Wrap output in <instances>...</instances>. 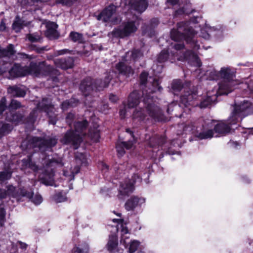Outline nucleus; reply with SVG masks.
<instances>
[{
	"mask_svg": "<svg viewBox=\"0 0 253 253\" xmlns=\"http://www.w3.org/2000/svg\"><path fill=\"white\" fill-rule=\"evenodd\" d=\"M32 201L35 205H39L42 202V199L40 195H36L33 197Z\"/></svg>",
	"mask_w": 253,
	"mask_h": 253,
	"instance_id": "nucleus-36",
	"label": "nucleus"
},
{
	"mask_svg": "<svg viewBox=\"0 0 253 253\" xmlns=\"http://www.w3.org/2000/svg\"><path fill=\"white\" fill-rule=\"evenodd\" d=\"M53 173L52 171L48 172L46 170L44 173V176H40L42 182L46 185H53Z\"/></svg>",
	"mask_w": 253,
	"mask_h": 253,
	"instance_id": "nucleus-20",
	"label": "nucleus"
},
{
	"mask_svg": "<svg viewBox=\"0 0 253 253\" xmlns=\"http://www.w3.org/2000/svg\"><path fill=\"white\" fill-rule=\"evenodd\" d=\"M15 51L13 50V46L12 44L9 45L6 50L5 55L8 56H11L14 54Z\"/></svg>",
	"mask_w": 253,
	"mask_h": 253,
	"instance_id": "nucleus-39",
	"label": "nucleus"
},
{
	"mask_svg": "<svg viewBox=\"0 0 253 253\" xmlns=\"http://www.w3.org/2000/svg\"><path fill=\"white\" fill-rule=\"evenodd\" d=\"M24 25H27V23H24V21L20 19L18 17H16L12 27L16 32H19Z\"/></svg>",
	"mask_w": 253,
	"mask_h": 253,
	"instance_id": "nucleus-25",
	"label": "nucleus"
},
{
	"mask_svg": "<svg viewBox=\"0 0 253 253\" xmlns=\"http://www.w3.org/2000/svg\"><path fill=\"white\" fill-rule=\"evenodd\" d=\"M134 180H126L121 183L119 190V198L123 199L126 196L132 192L134 190Z\"/></svg>",
	"mask_w": 253,
	"mask_h": 253,
	"instance_id": "nucleus-8",
	"label": "nucleus"
},
{
	"mask_svg": "<svg viewBox=\"0 0 253 253\" xmlns=\"http://www.w3.org/2000/svg\"><path fill=\"white\" fill-rule=\"evenodd\" d=\"M92 88L91 79L88 78L86 80L83 81L80 85V89L82 91L85 92V90H89Z\"/></svg>",
	"mask_w": 253,
	"mask_h": 253,
	"instance_id": "nucleus-27",
	"label": "nucleus"
},
{
	"mask_svg": "<svg viewBox=\"0 0 253 253\" xmlns=\"http://www.w3.org/2000/svg\"><path fill=\"white\" fill-rule=\"evenodd\" d=\"M112 220L114 222H117L118 223L117 227V230L118 231L121 229V243L126 246L127 244L126 240L128 239L129 236L128 231L126 224L124 223V222L122 219H113Z\"/></svg>",
	"mask_w": 253,
	"mask_h": 253,
	"instance_id": "nucleus-9",
	"label": "nucleus"
},
{
	"mask_svg": "<svg viewBox=\"0 0 253 253\" xmlns=\"http://www.w3.org/2000/svg\"><path fill=\"white\" fill-rule=\"evenodd\" d=\"M188 53L189 54L188 56L187 55L180 56L179 57L177 58V60L179 61H183L184 59H189L191 61L190 58H191L193 60V63H192L193 65L198 67L201 66V63L199 58L191 51H188Z\"/></svg>",
	"mask_w": 253,
	"mask_h": 253,
	"instance_id": "nucleus-16",
	"label": "nucleus"
},
{
	"mask_svg": "<svg viewBox=\"0 0 253 253\" xmlns=\"http://www.w3.org/2000/svg\"><path fill=\"white\" fill-rule=\"evenodd\" d=\"M201 36L205 39H208L210 37V34L204 29L201 30Z\"/></svg>",
	"mask_w": 253,
	"mask_h": 253,
	"instance_id": "nucleus-48",
	"label": "nucleus"
},
{
	"mask_svg": "<svg viewBox=\"0 0 253 253\" xmlns=\"http://www.w3.org/2000/svg\"><path fill=\"white\" fill-rule=\"evenodd\" d=\"M116 69L119 73L125 74H129L131 70L130 67H125L122 62H120L116 65Z\"/></svg>",
	"mask_w": 253,
	"mask_h": 253,
	"instance_id": "nucleus-26",
	"label": "nucleus"
},
{
	"mask_svg": "<svg viewBox=\"0 0 253 253\" xmlns=\"http://www.w3.org/2000/svg\"><path fill=\"white\" fill-rule=\"evenodd\" d=\"M182 87L181 82L179 80L174 81L171 84V87L174 91H178Z\"/></svg>",
	"mask_w": 253,
	"mask_h": 253,
	"instance_id": "nucleus-33",
	"label": "nucleus"
},
{
	"mask_svg": "<svg viewBox=\"0 0 253 253\" xmlns=\"http://www.w3.org/2000/svg\"><path fill=\"white\" fill-rule=\"evenodd\" d=\"M20 103L17 100H12L10 104V107L12 109H17L20 107Z\"/></svg>",
	"mask_w": 253,
	"mask_h": 253,
	"instance_id": "nucleus-43",
	"label": "nucleus"
},
{
	"mask_svg": "<svg viewBox=\"0 0 253 253\" xmlns=\"http://www.w3.org/2000/svg\"><path fill=\"white\" fill-rule=\"evenodd\" d=\"M120 116L122 118L126 117V110H122L120 112Z\"/></svg>",
	"mask_w": 253,
	"mask_h": 253,
	"instance_id": "nucleus-56",
	"label": "nucleus"
},
{
	"mask_svg": "<svg viewBox=\"0 0 253 253\" xmlns=\"http://www.w3.org/2000/svg\"><path fill=\"white\" fill-rule=\"evenodd\" d=\"M139 96L137 91L132 92L129 96L128 99V107L133 108L136 107L139 103Z\"/></svg>",
	"mask_w": 253,
	"mask_h": 253,
	"instance_id": "nucleus-19",
	"label": "nucleus"
},
{
	"mask_svg": "<svg viewBox=\"0 0 253 253\" xmlns=\"http://www.w3.org/2000/svg\"><path fill=\"white\" fill-rule=\"evenodd\" d=\"M11 173L8 172H2L0 173V178L2 180H5L10 178Z\"/></svg>",
	"mask_w": 253,
	"mask_h": 253,
	"instance_id": "nucleus-40",
	"label": "nucleus"
},
{
	"mask_svg": "<svg viewBox=\"0 0 253 253\" xmlns=\"http://www.w3.org/2000/svg\"><path fill=\"white\" fill-rule=\"evenodd\" d=\"M128 5H130L132 8H134L139 13L143 12L147 7L146 0H139L135 3L132 2V0H128Z\"/></svg>",
	"mask_w": 253,
	"mask_h": 253,
	"instance_id": "nucleus-15",
	"label": "nucleus"
},
{
	"mask_svg": "<svg viewBox=\"0 0 253 253\" xmlns=\"http://www.w3.org/2000/svg\"><path fill=\"white\" fill-rule=\"evenodd\" d=\"M70 37L75 42H81L83 41L82 35L77 32H71Z\"/></svg>",
	"mask_w": 253,
	"mask_h": 253,
	"instance_id": "nucleus-29",
	"label": "nucleus"
},
{
	"mask_svg": "<svg viewBox=\"0 0 253 253\" xmlns=\"http://www.w3.org/2000/svg\"><path fill=\"white\" fill-rule=\"evenodd\" d=\"M8 92L19 97H22L25 95V92L24 89L16 86L9 87L8 88Z\"/></svg>",
	"mask_w": 253,
	"mask_h": 253,
	"instance_id": "nucleus-23",
	"label": "nucleus"
},
{
	"mask_svg": "<svg viewBox=\"0 0 253 253\" xmlns=\"http://www.w3.org/2000/svg\"><path fill=\"white\" fill-rule=\"evenodd\" d=\"M87 123L86 121L78 122L75 125V131L68 132L65 135L62 141L64 143H72L75 149H77L78 145L82 142V138L80 136L81 133L86 127Z\"/></svg>",
	"mask_w": 253,
	"mask_h": 253,
	"instance_id": "nucleus-6",
	"label": "nucleus"
},
{
	"mask_svg": "<svg viewBox=\"0 0 253 253\" xmlns=\"http://www.w3.org/2000/svg\"><path fill=\"white\" fill-rule=\"evenodd\" d=\"M54 62L57 67L63 69L72 68L73 65L72 59H69L68 61L63 59H57Z\"/></svg>",
	"mask_w": 253,
	"mask_h": 253,
	"instance_id": "nucleus-18",
	"label": "nucleus"
},
{
	"mask_svg": "<svg viewBox=\"0 0 253 253\" xmlns=\"http://www.w3.org/2000/svg\"><path fill=\"white\" fill-rule=\"evenodd\" d=\"M145 202V199L143 198H139L137 197H132L129 199L126 203V209L127 211L133 210L134 208L140 206Z\"/></svg>",
	"mask_w": 253,
	"mask_h": 253,
	"instance_id": "nucleus-12",
	"label": "nucleus"
},
{
	"mask_svg": "<svg viewBox=\"0 0 253 253\" xmlns=\"http://www.w3.org/2000/svg\"><path fill=\"white\" fill-rule=\"evenodd\" d=\"M75 169H76L75 170L72 171L71 172V174H69L68 173V172H67L66 171L64 172V175L66 177H68V180L73 179L74 178L75 174L77 173L78 172H79V170H80L79 168L78 167H77L75 168Z\"/></svg>",
	"mask_w": 253,
	"mask_h": 253,
	"instance_id": "nucleus-34",
	"label": "nucleus"
},
{
	"mask_svg": "<svg viewBox=\"0 0 253 253\" xmlns=\"http://www.w3.org/2000/svg\"><path fill=\"white\" fill-rule=\"evenodd\" d=\"M75 0H56V2L63 5H70Z\"/></svg>",
	"mask_w": 253,
	"mask_h": 253,
	"instance_id": "nucleus-42",
	"label": "nucleus"
},
{
	"mask_svg": "<svg viewBox=\"0 0 253 253\" xmlns=\"http://www.w3.org/2000/svg\"><path fill=\"white\" fill-rule=\"evenodd\" d=\"M193 128L192 125L191 126H186L184 128V131H185L186 132H191L193 131Z\"/></svg>",
	"mask_w": 253,
	"mask_h": 253,
	"instance_id": "nucleus-51",
	"label": "nucleus"
},
{
	"mask_svg": "<svg viewBox=\"0 0 253 253\" xmlns=\"http://www.w3.org/2000/svg\"><path fill=\"white\" fill-rule=\"evenodd\" d=\"M46 30L45 35L49 39H56L58 34L56 31L57 25L54 22H49L46 25Z\"/></svg>",
	"mask_w": 253,
	"mask_h": 253,
	"instance_id": "nucleus-14",
	"label": "nucleus"
},
{
	"mask_svg": "<svg viewBox=\"0 0 253 253\" xmlns=\"http://www.w3.org/2000/svg\"><path fill=\"white\" fill-rule=\"evenodd\" d=\"M15 187L12 186H10L7 190V193L9 195H11L12 196H15V195L12 193L13 190H15Z\"/></svg>",
	"mask_w": 253,
	"mask_h": 253,
	"instance_id": "nucleus-50",
	"label": "nucleus"
},
{
	"mask_svg": "<svg viewBox=\"0 0 253 253\" xmlns=\"http://www.w3.org/2000/svg\"><path fill=\"white\" fill-rule=\"evenodd\" d=\"M5 213L4 209H0V227L2 226L4 222Z\"/></svg>",
	"mask_w": 253,
	"mask_h": 253,
	"instance_id": "nucleus-38",
	"label": "nucleus"
},
{
	"mask_svg": "<svg viewBox=\"0 0 253 253\" xmlns=\"http://www.w3.org/2000/svg\"><path fill=\"white\" fill-rule=\"evenodd\" d=\"M134 142L132 141H128V142H122L121 143L118 144L116 146L118 155L120 156L123 155L125 154L124 148H125L126 149H129L132 148Z\"/></svg>",
	"mask_w": 253,
	"mask_h": 253,
	"instance_id": "nucleus-17",
	"label": "nucleus"
},
{
	"mask_svg": "<svg viewBox=\"0 0 253 253\" xmlns=\"http://www.w3.org/2000/svg\"><path fill=\"white\" fill-rule=\"evenodd\" d=\"M6 26L3 20H1L0 24V31H4Z\"/></svg>",
	"mask_w": 253,
	"mask_h": 253,
	"instance_id": "nucleus-52",
	"label": "nucleus"
},
{
	"mask_svg": "<svg viewBox=\"0 0 253 253\" xmlns=\"http://www.w3.org/2000/svg\"><path fill=\"white\" fill-rule=\"evenodd\" d=\"M143 103L146 106L145 110L141 108L136 109L132 115L133 121L140 122L148 120L149 117L159 121V116L161 114V111L154 103L153 98H149L147 95L144 96Z\"/></svg>",
	"mask_w": 253,
	"mask_h": 253,
	"instance_id": "nucleus-3",
	"label": "nucleus"
},
{
	"mask_svg": "<svg viewBox=\"0 0 253 253\" xmlns=\"http://www.w3.org/2000/svg\"><path fill=\"white\" fill-rule=\"evenodd\" d=\"M195 34V31L192 29V27H188L186 24H179L177 30H172L170 33V36L173 41H180L184 38L187 42L192 43L194 50H197L200 48V44L195 43L194 39Z\"/></svg>",
	"mask_w": 253,
	"mask_h": 253,
	"instance_id": "nucleus-5",
	"label": "nucleus"
},
{
	"mask_svg": "<svg viewBox=\"0 0 253 253\" xmlns=\"http://www.w3.org/2000/svg\"><path fill=\"white\" fill-rule=\"evenodd\" d=\"M88 245L84 243L74 248L72 253H88Z\"/></svg>",
	"mask_w": 253,
	"mask_h": 253,
	"instance_id": "nucleus-22",
	"label": "nucleus"
},
{
	"mask_svg": "<svg viewBox=\"0 0 253 253\" xmlns=\"http://www.w3.org/2000/svg\"><path fill=\"white\" fill-rule=\"evenodd\" d=\"M107 86V84L105 83H104V84L103 85H102L101 86V87H106Z\"/></svg>",
	"mask_w": 253,
	"mask_h": 253,
	"instance_id": "nucleus-61",
	"label": "nucleus"
},
{
	"mask_svg": "<svg viewBox=\"0 0 253 253\" xmlns=\"http://www.w3.org/2000/svg\"><path fill=\"white\" fill-rule=\"evenodd\" d=\"M113 212L114 213V214H116L118 216H121V213H120L116 212H115L114 211H113Z\"/></svg>",
	"mask_w": 253,
	"mask_h": 253,
	"instance_id": "nucleus-60",
	"label": "nucleus"
},
{
	"mask_svg": "<svg viewBox=\"0 0 253 253\" xmlns=\"http://www.w3.org/2000/svg\"><path fill=\"white\" fill-rule=\"evenodd\" d=\"M183 47V44L181 43H176L174 45V49L176 51L175 54L178 55L181 53L179 50Z\"/></svg>",
	"mask_w": 253,
	"mask_h": 253,
	"instance_id": "nucleus-45",
	"label": "nucleus"
},
{
	"mask_svg": "<svg viewBox=\"0 0 253 253\" xmlns=\"http://www.w3.org/2000/svg\"><path fill=\"white\" fill-rule=\"evenodd\" d=\"M46 102H47V100L43 99L42 102L40 103L38 108L45 111L49 115V112L52 111L54 108L50 104H46Z\"/></svg>",
	"mask_w": 253,
	"mask_h": 253,
	"instance_id": "nucleus-24",
	"label": "nucleus"
},
{
	"mask_svg": "<svg viewBox=\"0 0 253 253\" xmlns=\"http://www.w3.org/2000/svg\"><path fill=\"white\" fill-rule=\"evenodd\" d=\"M210 75V80L222 79V82L219 84L218 89L212 90V94L210 91L208 92L207 99L201 102V107H206L212 103L214 102L218 95L227 94L234 88L235 85L239 84L238 82L234 80V75L230 73L228 68H222L219 72L213 70L210 73L207 72Z\"/></svg>",
	"mask_w": 253,
	"mask_h": 253,
	"instance_id": "nucleus-1",
	"label": "nucleus"
},
{
	"mask_svg": "<svg viewBox=\"0 0 253 253\" xmlns=\"http://www.w3.org/2000/svg\"><path fill=\"white\" fill-rule=\"evenodd\" d=\"M140 245V242L137 240L131 241L129 243L128 247V252L129 253H134Z\"/></svg>",
	"mask_w": 253,
	"mask_h": 253,
	"instance_id": "nucleus-28",
	"label": "nucleus"
},
{
	"mask_svg": "<svg viewBox=\"0 0 253 253\" xmlns=\"http://www.w3.org/2000/svg\"><path fill=\"white\" fill-rule=\"evenodd\" d=\"M5 102L6 99L5 98H2L0 101V115L2 113V112L4 110L5 108Z\"/></svg>",
	"mask_w": 253,
	"mask_h": 253,
	"instance_id": "nucleus-44",
	"label": "nucleus"
},
{
	"mask_svg": "<svg viewBox=\"0 0 253 253\" xmlns=\"http://www.w3.org/2000/svg\"><path fill=\"white\" fill-rule=\"evenodd\" d=\"M90 136L91 137V139L95 142H97L99 138V133L97 131H95L93 135H92V134L90 133Z\"/></svg>",
	"mask_w": 253,
	"mask_h": 253,
	"instance_id": "nucleus-47",
	"label": "nucleus"
},
{
	"mask_svg": "<svg viewBox=\"0 0 253 253\" xmlns=\"http://www.w3.org/2000/svg\"><path fill=\"white\" fill-rule=\"evenodd\" d=\"M131 58L135 60L137 57H140L142 54L139 50H135L131 52Z\"/></svg>",
	"mask_w": 253,
	"mask_h": 253,
	"instance_id": "nucleus-41",
	"label": "nucleus"
},
{
	"mask_svg": "<svg viewBox=\"0 0 253 253\" xmlns=\"http://www.w3.org/2000/svg\"><path fill=\"white\" fill-rule=\"evenodd\" d=\"M20 244L21 247L22 248L25 249L26 248V245L25 244L23 243H20Z\"/></svg>",
	"mask_w": 253,
	"mask_h": 253,
	"instance_id": "nucleus-57",
	"label": "nucleus"
},
{
	"mask_svg": "<svg viewBox=\"0 0 253 253\" xmlns=\"http://www.w3.org/2000/svg\"><path fill=\"white\" fill-rule=\"evenodd\" d=\"M115 11L116 6L114 5H110L97 16V19L98 20L107 22L110 20Z\"/></svg>",
	"mask_w": 253,
	"mask_h": 253,
	"instance_id": "nucleus-13",
	"label": "nucleus"
},
{
	"mask_svg": "<svg viewBox=\"0 0 253 253\" xmlns=\"http://www.w3.org/2000/svg\"><path fill=\"white\" fill-rule=\"evenodd\" d=\"M252 105L248 101L235 104L234 110L227 122L221 121L214 126L215 134L223 135L230 132L232 126L236 125L246 116L250 114Z\"/></svg>",
	"mask_w": 253,
	"mask_h": 253,
	"instance_id": "nucleus-2",
	"label": "nucleus"
},
{
	"mask_svg": "<svg viewBox=\"0 0 253 253\" xmlns=\"http://www.w3.org/2000/svg\"><path fill=\"white\" fill-rule=\"evenodd\" d=\"M118 245L117 238L116 235H111L109 237L107 248L110 252L114 251Z\"/></svg>",
	"mask_w": 253,
	"mask_h": 253,
	"instance_id": "nucleus-21",
	"label": "nucleus"
},
{
	"mask_svg": "<svg viewBox=\"0 0 253 253\" xmlns=\"http://www.w3.org/2000/svg\"><path fill=\"white\" fill-rule=\"evenodd\" d=\"M56 143V141L55 140H54L53 145H55Z\"/></svg>",
	"mask_w": 253,
	"mask_h": 253,
	"instance_id": "nucleus-64",
	"label": "nucleus"
},
{
	"mask_svg": "<svg viewBox=\"0 0 253 253\" xmlns=\"http://www.w3.org/2000/svg\"><path fill=\"white\" fill-rule=\"evenodd\" d=\"M76 158L81 161L82 164H87V155H84V154H80L79 155L76 156Z\"/></svg>",
	"mask_w": 253,
	"mask_h": 253,
	"instance_id": "nucleus-35",
	"label": "nucleus"
},
{
	"mask_svg": "<svg viewBox=\"0 0 253 253\" xmlns=\"http://www.w3.org/2000/svg\"><path fill=\"white\" fill-rule=\"evenodd\" d=\"M27 38L30 41L32 42H37L39 41L41 39L39 35L34 34L28 35H27Z\"/></svg>",
	"mask_w": 253,
	"mask_h": 253,
	"instance_id": "nucleus-37",
	"label": "nucleus"
},
{
	"mask_svg": "<svg viewBox=\"0 0 253 253\" xmlns=\"http://www.w3.org/2000/svg\"><path fill=\"white\" fill-rule=\"evenodd\" d=\"M126 132L130 133V134L131 135V132L128 129H126Z\"/></svg>",
	"mask_w": 253,
	"mask_h": 253,
	"instance_id": "nucleus-62",
	"label": "nucleus"
},
{
	"mask_svg": "<svg viewBox=\"0 0 253 253\" xmlns=\"http://www.w3.org/2000/svg\"><path fill=\"white\" fill-rule=\"evenodd\" d=\"M147 73L146 72H143L140 75V82L141 84H144L145 83L146 81V79L147 77Z\"/></svg>",
	"mask_w": 253,
	"mask_h": 253,
	"instance_id": "nucleus-46",
	"label": "nucleus"
},
{
	"mask_svg": "<svg viewBox=\"0 0 253 253\" xmlns=\"http://www.w3.org/2000/svg\"><path fill=\"white\" fill-rule=\"evenodd\" d=\"M137 23L135 21L127 22L124 23L119 28L114 30L109 34L110 37L123 38L128 36L137 30Z\"/></svg>",
	"mask_w": 253,
	"mask_h": 253,
	"instance_id": "nucleus-7",
	"label": "nucleus"
},
{
	"mask_svg": "<svg viewBox=\"0 0 253 253\" xmlns=\"http://www.w3.org/2000/svg\"><path fill=\"white\" fill-rule=\"evenodd\" d=\"M159 81L155 79L152 84V88H149L150 92H156L157 90L160 91L162 89L161 86H159Z\"/></svg>",
	"mask_w": 253,
	"mask_h": 253,
	"instance_id": "nucleus-30",
	"label": "nucleus"
},
{
	"mask_svg": "<svg viewBox=\"0 0 253 253\" xmlns=\"http://www.w3.org/2000/svg\"><path fill=\"white\" fill-rule=\"evenodd\" d=\"M168 2L170 3L172 5H174L177 3L178 0H168Z\"/></svg>",
	"mask_w": 253,
	"mask_h": 253,
	"instance_id": "nucleus-55",
	"label": "nucleus"
},
{
	"mask_svg": "<svg viewBox=\"0 0 253 253\" xmlns=\"http://www.w3.org/2000/svg\"><path fill=\"white\" fill-rule=\"evenodd\" d=\"M68 52L67 49H63L58 51V55L64 54Z\"/></svg>",
	"mask_w": 253,
	"mask_h": 253,
	"instance_id": "nucleus-54",
	"label": "nucleus"
},
{
	"mask_svg": "<svg viewBox=\"0 0 253 253\" xmlns=\"http://www.w3.org/2000/svg\"><path fill=\"white\" fill-rule=\"evenodd\" d=\"M54 199L57 203L64 202L66 200V193L61 192L57 194L54 196Z\"/></svg>",
	"mask_w": 253,
	"mask_h": 253,
	"instance_id": "nucleus-31",
	"label": "nucleus"
},
{
	"mask_svg": "<svg viewBox=\"0 0 253 253\" xmlns=\"http://www.w3.org/2000/svg\"><path fill=\"white\" fill-rule=\"evenodd\" d=\"M51 67L45 66L42 62L37 66L36 64L32 63L29 67L21 68L18 65H14L9 71V74L11 78L32 75L35 77L46 75V71H50Z\"/></svg>",
	"mask_w": 253,
	"mask_h": 253,
	"instance_id": "nucleus-4",
	"label": "nucleus"
},
{
	"mask_svg": "<svg viewBox=\"0 0 253 253\" xmlns=\"http://www.w3.org/2000/svg\"><path fill=\"white\" fill-rule=\"evenodd\" d=\"M52 163H53L52 162H50L49 163V164H46V168H47V169H49V168L50 166H52Z\"/></svg>",
	"mask_w": 253,
	"mask_h": 253,
	"instance_id": "nucleus-58",
	"label": "nucleus"
},
{
	"mask_svg": "<svg viewBox=\"0 0 253 253\" xmlns=\"http://www.w3.org/2000/svg\"><path fill=\"white\" fill-rule=\"evenodd\" d=\"M109 99L111 101L115 102L117 100L118 97L115 95H111Z\"/></svg>",
	"mask_w": 253,
	"mask_h": 253,
	"instance_id": "nucleus-53",
	"label": "nucleus"
},
{
	"mask_svg": "<svg viewBox=\"0 0 253 253\" xmlns=\"http://www.w3.org/2000/svg\"><path fill=\"white\" fill-rule=\"evenodd\" d=\"M197 94L195 92H187L180 97V102L181 104L185 107H188L189 105L196 106L198 104L194 103V99L197 98Z\"/></svg>",
	"mask_w": 253,
	"mask_h": 253,
	"instance_id": "nucleus-11",
	"label": "nucleus"
},
{
	"mask_svg": "<svg viewBox=\"0 0 253 253\" xmlns=\"http://www.w3.org/2000/svg\"><path fill=\"white\" fill-rule=\"evenodd\" d=\"M69 106H73L72 104H71L69 101H65L62 104V108L63 110L66 109Z\"/></svg>",
	"mask_w": 253,
	"mask_h": 253,
	"instance_id": "nucleus-49",
	"label": "nucleus"
},
{
	"mask_svg": "<svg viewBox=\"0 0 253 253\" xmlns=\"http://www.w3.org/2000/svg\"><path fill=\"white\" fill-rule=\"evenodd\" d=\"M32 168L34 170H38L37 167L36 166H33Z\"/></svg>",
	"mask_w": 253,
	"mask_h": 253,
	"instance_id": "nucleus-59",
	"label": "nucleus"
},
{
	"mask_svg": "<svg viewBox=\"0 0 253 253\" xmlns=\"http://www.w3.org/2000/svg\"><path fill=\"white\" fill-rule=\"evenodd\" d=\"M183 12H184V13H186V14H188V13H189V12H188V11H186V10H183Z\"/></svg>",
	"mask_w": 253,
	"mask_h": 253,
	"instance_id": "nucleus-63",
	"label": "nucleus"
},
{
	"mask_svg": "<svg viewBox=\"0 0 253 253\" xmlns=\"http://www.w3.org/2000/svg\"><path fill=\"white\" fill-rule=\"evenodd\" d=\"M213 126V125L211 123L204 126L203 130L198 134L197 137L201 139L218 137V134H215L214 130L212 129Z\"/></svg>",
	"mask_w": 253,
	"mask_h": 253,
	"instance_id": "nucleus-10",
	"label": "nucleus"
},
{
	"mask_svg": "<svg viewBox=\"0 0 253 253\" xmlns=\"http://www.w3.org/2000/svg\"><path fill=\"white\" fill-rule=\"evenodd\" d=\"M168 52L166 51H162L158 57V61L160 63L164 62L168 59Z\"/></svg>",
	"mask_w": 253,
	"mask_h": 253,
	"instance_id": "nucleus-32",
	"label": "nucleus"
}]
</instances>
